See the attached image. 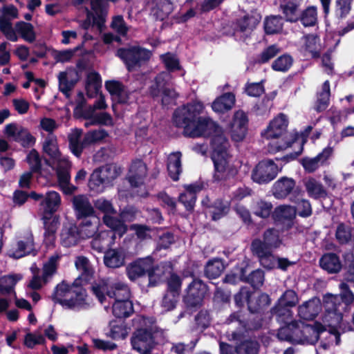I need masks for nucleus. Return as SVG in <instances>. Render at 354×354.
<instances>
[{"label": "nucleus", "instance_id": "nucleus-10", "mask_svg": "<svg viewBox=\"0 0 354 354\" xmlns=\"http://www.w3.org/2000/svg\"><path fill=\"white\" fill-rule=\"evenodd\" d=\"M19 12L17 8L12 5L4 6L0 13V31L10 41L15 42L19 39L13 28L11 20L17 19Z\"/></svg>", "mask_w": 354, "mask_h": 354}, {"label": "nucleus", "instance_id": "nucleus-45", "mask_svg": "<svg viewBox=\"0 0 354 354\" xmlns=\"http://www.w3.org/2000/svg\"><path fill=\"white\" fill-rule=\"evenodd\" d=\"M321 267L328 272L335 273L342 268L339 257L333 253L324 254L320 259Z\"/></svg>", "mask_w": 354, "mask_h": 354}, {"label": "nucleus", "instance_id": "nucleus-23", "mask_svg": "<svg viewBox=\"0 0 354 354\" xmlns=\"http://www.w3.org/2000/svg\"><path fill=\"white\" fill-rule=\"evenodd\" d=\"M333 153L331 147H326L314 158H304L300 162L306 171L313 173L319 167L324 165Z\"/></svg>", "mask_w": 354, "mask_h": 354}, {"label": "nucleus", "instance_id": "nucleus-27", "mask_svg": "<svg viewBox=\"0 0 354 354\" xmlns=\"http://www.w3.org/2000/svg\"><path fill=\"white\" fill-rule=\"evenodd\" d=\"M105 87L110 93L114 103L125 104L129 99L127 91L118 81L110 80L105 83ZM113 109L115 111V104H113Z\"/></svg>", "mask_w": 354, "mask_h": 354}, {"label": "nucleus", "instance_id": "nucleus-24", "mask_svg": "<svg viewBox=\"0 0 354 354\" xmlns=\"http://www.w3.org/2000/svg\"><path fill=\"white\" fill-rule=\"evenodd\" d=\"M81 240L77 226L73 223H66L60 234V243L65 248L76 245Z\"/></svg>", "mask_w": 354, "mask_h": 354}, {"label": "nucleus", "instance_id": "nucleus-19", "mask_svg": "<svg viewBox=\"0 0 354 354\" xmlns=\"http://www.w3.org/2000/svg\"><path fill=\"white\" fill-rule=\"evenodd\" d=\"M34 250V242L32 234L30 231H27L23 237L14 245L8 252L10 257L15 259H19L26 254L31 253Z\"/></svg>", "mask_w": 354, "mask_h": 354}, {"label": "nucleus", "instance_id": "nucleus-1", "mask_svg": "<svg viewBox=\"0 0 354 354\" xmlns=\"http://www.w3.org/2000/svg\"><path fill=\"white\" fill-rule=\"evenodd\" d=\"M185 136L190 138L212 136V159L214 164L215 179L225 180L237 174L238 167L230 163L227 140L223 135L222 129L212 120L201 117L192 128L187 129Z\"/></svg>", "mask_w": 354, "mask_h": 354}, {"label": "nucleus", "instance_id": "nucleus-11", "mask_svg": "<svg viewBox=\"0 0 354 354\" xmlns=\"http://www.w3.org/2000/svg\"><path fill=\"white\" fill-rule=\"evenodd\" d=\"M171 79V76L168 72H162L156 77L155 85L151 88L152 95L157 96L162 93V102L164 105L172 103L177 97L175 91L166 87Z\"/></svg>", "mask_w": 354, "mask_h": 354}, {"label": "nucleus", "instance_id": "nucleus-63", "mask_svg": "<svg viewBox=\"0 0 354 354\" xmlns=\"http://www.w3.org/2000/svg\"><path fill=\"white\" fill-rule=\"evenodd\" d=\"M292 64V58L288 55H283L278 57L272 65L277 71H287Z\"/></svg>", "mask_w": 354, "mask_h": 354}, {"label": "nucleus", "instance_id": "nucleus-50", "mask_svg": "<svg viewBox=\"0 0 354 354\" xmlns=\"http://www.w3.org/2000/svg\"><path fill=\"white\" fill-rule=\"evenodd\" d=\"M263 248L272 250L278 248L281 244V239L279 233L274 229L268 230L264 233L263 241L261 242Z\"/></svg>", "mask_w": 354, "mask_h": 354}, {"label": "nucleus", "instance_id": "nucleus-14", "mask_svg": "<svg viewBox=\"0 0 354 354\" xmlns=\"http://www.w3.org/2000/svg\"><path fill=\"white\" fill-rule=\"evenodd\" d=\"M118 55L124 62L129 71L140 65V62L149 59L150 51L139 47L122 48L118 50Z\"/></svg>", "mask_w": 354, "mask_h": 354}, {"label": "nucleus", "instance_id": "nucleus-35", "mask_svg": "<svg viewBox=\"0 0 354 354\" xmlns=\"http://www.w3.org/2000/svg\"><path fill=\"white\" fill-rule=\"evenodd\" d=\"M100 221L98 218L93 216L84 218L78 227V232L81 239L93 236L99 230Z\"/></svg>", "mask_w": 354, "mask_h": 354}, {"label": "nucleus", "instance_id": "nucleus-62", "mask_svg": "<svg viewBox=\"0 0 354 354\" xmlns=\"http://www.w3.org/2000/svg\"><path fill=\"white\" fill-rule=\"evenodd\" d=\"M32 278L29 281L27 287L31 290H39L48 281L42 275L39 276V270L35 266H32Z\"/></svg>", "mask_w": 354, "mask_h": 354}, {"label": "nucleus", "instance_id": "nucleus-29", "mask_svg": "<svg viewBox=\"0 0 354 354\" xmlns=\"http://www.w3.org/2000/svg\"><path fill=\"white\" fill-rule=\"evenodd\" d=\"M62 203L61 196L55 191L48 192L41 202L44 214L46 218L52 216L56 212Z\"/></svg>", "mask_w": 354, "mask_h": 354}, {"label": "nucleus", "instance_id": "nucleus-8", "mask_svg": "<svg viewBox=\"0 0 354 354\" xmlns=\"http://www.w3.org/2000/svg\"><path fill=\"white\" fill-rule=\"evenodd\" d=\"M82 130L74 129L68 135L69 147L71 152L77 157L80 156L83 149L88 145L100 141L107 137L108 133L104 129L88 132L81 140Z\"/></svg>", "mask_w": 354, "mask_h": 354}, {"label": "nucleus", "instance_id": "nucleus-31", "mask_svg": "<svg viewBox=\"0 0 354 354\" xmlns=\"http://www.w3.org/2000/svg\"><path fill=\"white\" fill-rule=\"evenodd\" d=\"M305 190L310 198L320 199L326 198L327 192L322 183L313 177H308L303 180Z\"/></svg>", "mask_w": 354, "mask_h": 354}, {"label": "nucleus", "instance_id": "nucleus-25", "mask_svg": "<svg viewBox=\"0 0 354 354\" xmlns=\"http://www.w3.org/2000/svg\"><path fill=\"white\" fill-rule=\"evenodd\" d=\"M260 240H255L252 243V250L259 259L261 264L266 268L272 269L277 264V259L272 254L271 250L263 248Z\"/></svg>", "mask_w": 354, "mask_h": 354}, {"label": "nucleus", "instance_id": "nucleus-7", "mask_svg": "<svg viewBox=\"0 0 354 354\" xmlns=\"http://www.w3.org/2000/svg\"><path fill=\"white\" fill-rule=\"evenodd\" d=\"M203 109L204 106L200 102L189 103L175 111L173 122L176 127L183 129V133L185 135L187 133V129L192 128L201 118L199 115Z\"/></svg>", "mask_w": 354, "mask_h": 354}, {"label": "nucleus", "instance_id": "nucleus-22", "mask_svg": "<svg viewBox=\"0 0 354 354\" xmlns=\"http://www.w3.org/2000/svg\"><path fill=\"white\" fill-rule=\"evenodd\" d=\"M248 118L242 111H236L231 123V136L232 140L239 142L243 140L247 131Z\"/></svg>", "mask_w": 354, "mask_h": 354}, {"label": "nucleus", "instance_id": "nucleus-41", "mask_svg": "<svg viewBox=\"0 0 354 354\" xmlns=\"http://www.w3.org/2000/svg\"><path fill=\"white\" fill-rule=\"evenodd\" d=\"M111 304L113 314L117 317H127L133 312V304L130 299L116 300Z\"/></svg>", "mask_w": 354, "mask_h": 354}, {"label": "nucleus", "instance_id": "nucleus-18", "mask_svg": "<svg viewBox=\"0 0 354 354\" xmlns=\"http://www.w3.org/2000/svg\"><path fill=\"white\" fill-rule=\"evenodd\" d=\"M206 291L205 284L199 279H194L187 289V293L184 297L185 302L192 307L200 305Z\"/></svg>", "mask_w": 354, "mask_h": 354}, {"label": "nucleus", "instance_id": "nucleus-57", "mask_svg": "<svg viewBox=\"0 0 354 354\" xmlns=\"http://www.w3.org/2000/svg\"><path fill=\"white\" fill-rule=\"evenodd\" d=\"M75 266L82 272V276L85 280H88L93 274V270L87 258L80 256L76 258Z\"/></svg>", "mask_w": 354, "mask_h": 354}, {"label": "nucleus", "instance_id": "nucleus-60", "mask_svg": "<svg viewBox=\"0 0 354 354\" xmlns=\"http://www.w3.org/2000/svg\"><path fill=\"white\" fill-rule=\"evenodd\" d=\"M258 24V20L253 17H245L238 23L236 34L243 32L245 35L249 34Z\"/></svg>", "mask_w": 354, "mask_h": 354}, {"label": "nucleus", "instance_id": "nucleus-28", "mask_svg": "<svg viewBox=\"0 0 354 354\" xmlns=\"http://www.w3.org/2000/svg\"><path fill=\"white\" fill-rule=\"evenodd\" d=\"M322 310V303L319 298L313 297L304 302L298 307V315L303 319L312 320Z\"/></svg>", "mask_w": 354, "mask_h": 354}, {"label": "nucleus", "instance_id": "nucleus-36", "mask_svg": "<svg viewBox=\"0 0 354 354\" xmlns=\"http://www.w3.org/2000/svg\"><path fill=\"white\" fill-rule=\"evenodd\" d=\"M125 254L121 249H110L104 256V264L111 268H117L124 264Z\"/></svg>", "mask_w": 354, "mask_h": 354}, {"label": "nucleus", "instance_id": "nucleus-42", "mask_svg": "<svg viewBox=\"0 0 354 354\" xmlns=\"http://www.w3.org/2000/svg\"><path fill=\"white\" fill-rule=\"evenodd\" d=\"M181 153L177 151L169 154L168 156L167 169L170 177L174 180L179 178L181 169Z\"/></svg>", "mask_w": 354, "mask_h": 354}, {"label": "nucleus", "instance_id": "nucleus-17", "mask_svg": "<svg viewBox=\"0 0 354 354\" xmlns=\"http://www.w3.org/2000/svg\"><path fill=\"white\" fill-rule=\"evenodd\" d=\"M133 348L140 354H147L153 346V340L150 331L140 328L137 330L131 338Z\"/></svg>", "mask_w": 354, "mask_h": 354}, {"label": "nucleus", "instance_id": "nucleus-3", "mask_svg": "<svg viewBox=\"0 0 354 354\" xmlns=\"http://www.w3.org/2000/svg\"><path fill=\"white\" fill-rule=\"evenodd\" d=\"M43 151L49 156L53 167L57 169L59 185L66 194H72L77 187L70 184L69 170L71 164L68 157L62 154L59 151L57 138L53 134H49L43 142Z\"/></svg>", "mask_w": 354, "mask_h": 354}, {"label": "nucleus", "instance_id": "nucleus-4", "mask_svg": "<svg viewBox=\"0 0 354 354\" xmlns=\"http://www.w3.org/2000/svg\"><path fill=\"white\" fill-rule=\"evenodd\" d=\"M53 299L64 308L73 310L86 309L90 306L86 290L80 286L59 284L53 295Z\"/></svg>", "mask_w": 354, "mask_h": 354}, {"label": "nucleus", "instance_id": "nucleus-12", "mask_svg": "<svg viewBox=\"0 0 354 354\" xmlns=\"http://www.w3.org/2000/svg\"><path fill=\"white\" fill-rule=\"evenodd\" d=\"M3 133L8 139L19 142L24 147H31L35 142L28 129L15 122L6 124Z\"/></svg>", "mask_w": 354, "mask_h": 354}, {"label": "nucleus", "instance_id": "nucleus-51", "mask_svg": "<svg viewBox=\"0 0 354 354\" xmlns=\"http://www.w3.org/2000/svg\"><path fill=\"white\" fill-rule=\"evenodd\" d=\"M110 234L109 231H100L91 241L92 248L98 252L104 250L112 242Z\"/></svg>", "mask_w": 354, "mask_h": 354}, {"label": "nucleus", "instance_id": "nucleus-44", "mask_svg": "<svg viewBox=\"0 0 354 354\" xmlns=\"http://www.w3.org/2000/svg\"><path fill=\"white\" fill-rule=\"evenodd\" d=\"M173 6L168 0H158L153 3L151 15L157 19L163 20L172 11Z\"/></svg>", "mask_w": 354, "mask_h": 354}, {"label": "nucleus", "instance_id": "nucleus-52", "mask_svg": "<svg viewBox=\"0 0 354 354\" xmlns=\"http://www.w3.org/2000/svg\"><path fill=\"white\" fill-rule=\"evenodd\" d=\"M129 333L128 328L121 321H113L110 324L109 336L114 339H124Z\"/></svg>", "mask_w": 354, "mask_h": 354}, {"label": "nucleus", "instance_id": "nucleus-48", "mask_svg": "<svg viewBox=\"0 0 354 354\" xmlns=\"http://www.w3.org/2000/svg\"><path fill=\"white\" fill-rule=\"evenodd\" d=\"M297 214V209L295 207L289 205H282L276 207L274 211V216L277 221H292Z\"/></svg>", "mask_w": 354, "mask_h": 354}, {"label": "nucleus", "instance_id": "nucleus-64", "mask_svg": "<svg viewBox=\"0 0 354 354\" xmlns=\"http://www.w3.org/2000/svg\"><path fill=\"white\" fill-rule=\"evenodd\" d=\"M258 343L255 341H245L236 348L237 354H257Z\"/></svg>", "mask_w": 354, "mask_h": 354}, {"label": "nucleus", "instance_id": "nucleus-58", "mask_svg": "<svg viewBox=\"0 0 354 354\" xmlns=\"http://www.w3.org/2000/svg\"><path fill=\"white\" fill-rule=\"evenodd\" d=\"M300 20L304 26H313L317 21V12L315 6H309L301 15Z\"/></svg>", "mask_w": 354, "mask_h": 354}, {"label": "nucleus", "instance_id": "nucleus-43", "mask_svg": "<svg viewBox=\"0 0 354 354\" xmlns=\"http://www.w3.org/2000/svg\"><path fill=\"white\" fill-rule=\"evenodd\" d=\"M301 192H295L290 197V201L292 203H297V210L298 214L301 217H309L313 212L311 204L307 199L302 198L299 200V196L301 195Z\"/></svg>", "mask_w": 354, "mask_h": 354}, {"label": "nucleus", "instance_id": "nucleus-13", "mask_svg": "<svg viewBox=\"0 0 354 354\" xmlns=\"http://www.w3.org/2000/svg\"><path fill=\"white\" fill-rule=\"evenodd\" d=\"M281 169L271 160H263L253 170L252 178L259 184L267 183L276 177Z\"/></svg>", "mask_w": 354, "mask_h": 354}, {"label": "nucleus", "instance_id": "nucleus-39", "mask_svg": "<svg viewBox=\"0 0 354 354\" xmlns=\"http://www.w3.org/2000/svg\"><path fill=\"white\" fill-rule=\"evenodd\" d=\"M185 188V192L179 196V201L187 210H192L196 202V193L201 191V187L198 185H189Z\"/></svg>", "mask_w": 354, "mask_h": 354}, {"label": "nucleus", "instance_id": "nucleus-20", "mask_svg": "<svg viewBox=\"0 0 354 354\" xmlns=\"http://www.w3.org/2000/svg\"><path fill=\"white\" fill-rule=\"evenodd\" d=\"M303 335H297L295 340L297 344H313L318 340L321 332L325 330L323 326L316 324L315 326L302 324L301 329L297 328Z\"/></svg>", "mask_w": 354, "mask_h": 354}, {"label": "nucleus", "instance_id": "nucleus-5", "mask_svg": "<svg viewBox=\"0 0 354 354\" xmlns=\"http://www.w3.org/2000/svg\"><path fill=\"white\" fill-rule=\"evenodd\" d=\"M93 292L99 301L106 309L109 304L116 300H129V287L121 282H114L109 285L106 281H101L92 287Z\"/></svg>", "mask_w": 354, "mask_h": 354}, {"label": "nucleus", "instance_id": "nucleus-47", "mask_svg": "<svg viewBox=\"0 0 354 354\" xmlns=\"http://www.w3.org/2000/svg\"><path fill=\"white\" fill-rule=\"evenodd\" d=\"M300 0H284L281 5L288 21H297L299 19L298 8Z\"/></svg>", "mask_w": 354, "mask_h": 354}, {"label": "nucleus", "instance_id": "nucleus-54", "mask_svg": "<svg viewBox=\"0 0 354 354\" xmlns=\"http://www.w3.org/2000/svg\"><path fill=\"white\" fill-rule=\"evenodd\" d=\"M283 19L281 17H267L264 22V29L267 34H276L282 30Z\"/></svg>", "mask_w": 354, "mask_h": 354}, {"label": "nucleus", "instance_id": "nucleus-37", "mask_svg": "<svg viewBox=\"0 0 354 354\" xmlns=\"http://www.w3.org/2000/svg\"><path fill=\"white\" fill-rule=\"evenodd\" d=\"M77 78V73L73 69H68L59 73L58 80L60 91L64 94H67L75 85Z\"/></svg>", "mask_w": 354, "mask_h": 354}, {"label": "nucleus", "instance_id": "nucleus-32", "mask_svg": "<svg viewBox=\"0 0 354 354\" xmlns=\"http://www.w3.org/2000/svg\"><path fill=\"white\" fill-rule=\"evenodd\" d=\"M321 50L322 44L318 37L315 35L304 37L300 50L304 55L315 57L319 55Z\"/></svg>", "mask_w": 354, "mask_h": 354}, {"label": "nucleus", "instance_id": "nucleus-15", "mask_svg": "<svg viewBox=\"0 0 354 354\" xmlns=\"http://www.w3.org/2000/svg\"><path fill=\"white\" fill-rule=\"evenodd\" d=\"M288 119L283 113H279L268 124L266 129L262 132L263 138L268 140H275L281 138L287 131Z\"/></svg>", "mask_w": 354, "mask_h": 354}, {"label": "nucleus", "instance_id": "nucleus-16", "mask_svg": "<svg viewBox=\"0 0 354 354\" xmlns=\"http://www.w3.org/2000/svg\"><path fill=\"white\" fill-rule=\"evenodd\" d=\"M234 299L236 305L239 306H243L246 302L249 310L252 313H255L261 308L262 301H267L268 296L265 295H257L254 293H250L248 288H243L235 295Z\"/></svg>", "mask_w": 354, "mask_h": 354}, {"label": "nucleus", "instance_id": "nucleus-9", "mask_svg": "<svg viewBox=\"0 0 354 354\" xmlns=\"http://www.w3.org/2000/svg\"><path fill=\"white\" fill-rule=\"evenodd\" d=\"M299 302L297 293L292 290H286L279 299L273 309V314L279 322L288 323L292 317L291 308Z\"/></svg>", "mask_w": 354, "mask_h": 354}, {"label": "nucleus", "instance_id": "nucleus-56", "mask_svg": "<svg viewBox=\"0 0 354 354\" xmlns=\"http://www.w3.org/2000/svg\"><path fill=\"white\" fill-rule=\"evenodd\" d=\"M283 140H277L269 144L268 150L271 153H276L278 151H283L290 147L292 144H300L301 141L299 138L293 140L292 136H286Z\"/></svg>", "mask_w": 354, "mask_h": 354}, {"label": "nucleus", "instance_id": "nucleus-49", "mask_svg": "<svg viewBox=\"0 0 354 354\" xmlns=\"http://www.w3.org/2000/svg\"><path fill=\"white\" fill-rule=\"evenodd\" d=\"M100 178L109 184L115 179L120 174V169L115 165H106L100 169L95 170Z\"/></svg>", "mask_w": 354, "mask_h": 354}, {"label": "nucleus", "instance_id": "nucleus-34", "mask_svg": "<svg viewBox=\"0 0 354 354\" xmlns=\"http://www.w3.org/2000/svg\"><path fill=\"white\" fill-rule=\"evenodd\" d=\"M73 205L77 218L89 217L93 216L95 212L88 198L84 195L74 196Z\"/></svg>", "mask_w": 354, "mask_h": 354}, {"label": "nucleus", "instance_id": "nucleus-38", "mask_svg": "<svg viewBox=\"0 0 354 354\" xmlns=\"http://www.w3.org/2000/svg\"><path fill=\"white\" fill-rule=\"evenodd\" d=\"M302 324L304 323L292 322L285 326L281 327L277 334L278 338L281 340H286L297 344V342L295 340L296 335H303L299 333L297 328L301 329Z\"/></svg>", "mask_w": 354, "mask_h": 354}, {"label": "nucleus", "instance_id": "nucleus-33", "mask_svg": "<svg viewBox=\"0 0 354 354\" xmlns=\"http://www.w3.org/2000/svg\"><path fill=\"white\" fill-rule=\"evenodd\" d=\"M147 171L146 165L142 160L134 161L130 167L128 177L131 185L138 187L142 185Z\"/></svg>", "mask_w": 354, "mask_h": 354}, {"label": "nucleus", "instance_id": "nucleus-40", "mask_svg": "<svg viewBox=\"0 0 354 354\" xmlns=\"http://www.w3.org/2000/svg\"><path fill=\"white\" fill-rule=\"evenodd\" d=\"M235 102V97L230 93H225L217 97L212 104L214 111L217 113H224L231 109Z\"/></svg>", "mask_w": 354, "mask_h": 354}, {"label": "nucleus", "instance_id": "nucleus-46", "mask_svg": "<svg viewBox=\"0 0 354 354\" xmlns=\"http://www.w3.org/2000/svg\"><path fill=\"white\" fill-rule=\"evenodd\" d=\"M14 30L16 34L19 33L25 41L32 43L36 39V34L33 26L27 22L18 21L15 24Z\"/></svg>", "mask_w": 354, "mask_h": 354}, {"label": "nucleus", "instance_id": "nucleus-6", "mask_svg": "<svg viewBox=\"0 0 354 354\" xmlns=\"http://www.w3.org/2000/svg\"><path fill=\"white\" fill-rule=\"evenodd\" d=\"M152 266L153 260L151 257L137 259L127 266L126 269L127 276L131 281H134L147 272L149 284L156 286L162 281V272L160 267L151 270Z\"/></svg>", "mask_w": 354, "mask_h": 354}, {"label": "nucleus", "instance_id": "nucleus-2", "mask_svg": "<svg viewBox=\"0 0 354 354\" xmlns=\"http://www.w3.org/2000/svg\"><path fill=\"white\" fill-rule=\"evenodd\" d=\"M339 295L326 294L323 297L324 314L322 321L325 326L330 328V337L334 338L336 344H339L340 339L337 333V328L343 320V315L348 310V306L354 301V295L349 290L346 283L339 285Z\"/></svg>", "mask_w": 354, "mask_h": 354}, {"label": "nucleus", "instance_id": "nucleus-61", "mask_svg": "<svg viewBox=\"0 0 354 354\" xmlns=\"http://www.w3.org/2000/svg\"><path fill=\"white\" fill-rule=\"evenodd\" d=\"M272 205L270 203L264 201H258L253 204L254 214L261 218H267L270 216Z\"/></svg>", "mask_w": 354, "mask_h": 354}, {"label": "nucleus", "instance_id": "nucleus-21", "mask_svg": "<svg viewBox=\"0 0 354 354\" xmlns=\"http://www.w3.org/2000/svg\"><path fill=\"white\" fill-rule=\"evenodd\" d=\"M295 187L296 182L293 178L281 177L274 183L272 194L277 199H284L289 195L291 196L295 192H299L295 190Z\"/></svg>", "mask_w": 354, "mask_h": 354}, {"label": "nucleus", "instance_id": "nucleus-55", "mask_svg": "<svg viewBox=\"0 0 354 354\" xmlns=\"http://www.w3.org/2000/svg\"><path fill=\"white\" fill-rule=\"evenodd\" d=\"M21 279L22 275L20 274H11L2 277L0 279V285L4 294L10 292Z\"/></svg>", "mask_w": 354, "mask_h": 354}, {"label": "nucleus", "instance_id": "nucleus-30", "mask_svg": "<svg viewBox=\"0 0 354 354\" xmlns=\"http://www.w3.org/2000/svg\"><path fill=\"white\" fill-rule=\"evenodd\" d=\"M120 216V219L110 215H104L103 217V222L115 234L122 236L127 230V227L124 222L130 221L131 218L129 216L127 212H122Z\"/></svg>", "mask_w": 354, "mask_h": 354}, {"label": "nucleus", "instance_id": "nucleus-26", "mask_svg": "<svg viewBox=\"0 0 354 354\" xmlns=\"http://www.w3.org/2000/svg\"><path fill=\"white\" fill-rule=\"evenodd\" d=\"M83 117L87 120L84 126L88 127L91 125L101 124L111 127L113 125V120L110 114L106 112L99 113H94V108H87L82 113Z\"/></svg>", "mask_w": 354, "mask_h": 354}, {"label": "nucleus", "instance_id": "nucleus-53", "mask_svg": "<svg viewBox=\"0 0 354 354\" xmlns=\"http://www.w3.org/2000/svg\"><path fill=\"white\" fill-rule=\"evenodd\" d=\"M224 265L221 260H211L207 263L205 272L208 278L215 279L221 275L224 270Z\"/></svg>", "mask_w": 354, "mask_h": 354}, {"label": "nucleus", "instance_id": "nucleus-59", "mask_svg": "<svg viewBox=\"0 0 354 354\" xmlns=\"http://www.w3.org/2000/svg\"><path fill=\"white\" fill-rule=\"evenodd\" d=\"M101 86V79L98 73L91 72L87 75L86 91L88 95L92 96L93 93L98 92Z\"/></svg>", "mask_w": 354, "mask_h": 354}]
</instances>
